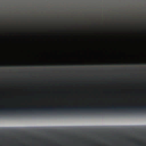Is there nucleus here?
<instances>
[{"instance_id": "1", "label": "nucleus", "mask_w": 146, "mask_h": 146, "mask_svg": "<svg viewBox=\"0 0 146 146\" xmlns=\"http://www.w3.org/2000/svg\"><path fill=\"white\" fill-rule=\"evenodd\" d=\"M28 65V66H29L30 65H29V64H28V65Z\"/></svg>"}]
</instances>
